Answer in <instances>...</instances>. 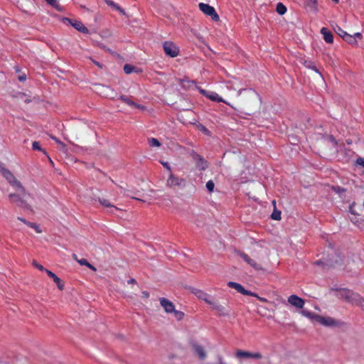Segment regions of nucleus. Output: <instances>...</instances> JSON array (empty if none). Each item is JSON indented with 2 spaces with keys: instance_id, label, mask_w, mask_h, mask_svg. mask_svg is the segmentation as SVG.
I'll list each match as a JSON object with an SVG mask.
<instances>
[{
  "instance_id": "nucleus-14",
  "label": "nucleus",
  "mask_w": 364,
  "mask_h": 364,
  "mask_svg": "<svg viewBox=\"0 0 364 364\" xmlns=\"http://www.w3.org/2000/svg\"><path fill=\"white\" fill-rule=\"evenodd\" d=\"M65 21H68L70 22V23L78 31L81 32V33H89V30L87 29V27H85L84 26V24L81 22V21H72L69 18H65Z\"/></svg>"
},
{
  "instance_id": "nucleus-13",
  "label": "nucleus",
  "mask_w": 364,
  "mask_h": 364,
  "mask_svg": "<svg viewBox=\"0 0 364 364\" xmlns=\"http://www.w3.org/2000/svg\"><path fill=\"white\" fill-rule=\"evenodd\" d=\"M288 302L290 304H291L292 306H294L298 309L303 308L304 303H305L304 300L303 299H301V297H299L298 296L294 295V294L289 296Z\"/></svg>"
},
{
  "instance_id": "nucleus-49",
  "label": "nucleus",
  "mask_w": 364,
  "mask_h": 364,
  "mask_svg": "<svg viewBox=\"0 0 364 364\" xmlns=\"http://www.w3.org/2000/svg\"><path fill=\"white\" fill-rule=\"evenodd\" d=\"M115 9L117 10L122 15L127 16V13L125 12V11L123 9H122L119 5L117 6Z\"/></svg>"
},
{
  "instance_id": "nucleus-9",
  "label": "nucleus",
  "mask_w": 364,
  "mask_h": 364,
  "mask_svg": "<svg viewBox=\"0 0 364 364\" xmlns=\"http://www.w3.org/2000/svg\"><path fill=\"white\" fill-rule=\"evenodd\" d=\"M208 305H210L219 316H228L229 314L230 311L228 309L226 306L221 305L214 298L211 299L210 303H209Z\"/></svg>"
},
{
  "instance_id": "nucleus-57",
  "label": "nucleus",
  "mask_w": 364,
  "mask_h": 364,
  "mask_svg": "<svg viewBox=\"0 0 364 364\" xmlns=\"http://www.w3.org/2000/svg\"><path fill=\"white\" fill-rule=\"evenodd\" d=\"M358 163L364 167V159H361V158L358 159Z\"/></svg>"
},
{
  "instance_id": "nucleus-28",
  "label": "nucleus",
  "mask_w": 364,
  "mask_h": 364,
  "mask_svg": "<svg viewBox=\"0 0 364 364\" xmlns=\"http://www.w3.org/2000/svg\"><path fill=\"white\" fill-rule=\"evenodd\" d=\"M304 65L308 68H311L313 70H314L316 73H318L321 76V73L319 72V70L316 68V67L314 65V63L311 61H306L305 60L304 63Z\"/></svg>"
},
{
  "instance_id": "nucleus-64",
  "label": "nucleus",
  "mask_w": 364,
  "mask_h": 364,
  "mask_svg": "<svg viewBox=\"0 0 364 364\" xmlns=\"http://www.w3.org/2000/svg\"><path fill=\"white\" fill-rule=\"evenodd\" d=\"M15 70H16V73H19L20 72V69L18 67H16Z\"/></svg>"
},
{
  "instance_id": "nucleus-34",
  "label": "nucleus",
  "mask_w": 364,
  "mask_h": 364,
  "mask_svg": "<svg viewBox=\"0 0 364 364\" xmlns=\"http://www.w3.org/2000/svg\"><path fill=\"white\" fill-rule=\"evenodd\" d=\"M271 218L275 220H280L281 219V211L274 210V212L271 215Z\"/></svg>"
},
{
  "instance_id": "nucleus-8",
  "label": "nucleus",
  "mask_w": 364,
  "mask_h": 364,
  "mask_svg": "<svg viewBox=\"0 0 364 364\" xmlns=\"http://www.w3.org/2000/svg\"><path fill=\"white\" fill-rule=\"evenodd\" d=\"M163 48L165 53L171 58H175L179 53V48L171 41L164 42Z\"/></svg>"
},
{
  "instance_id": "nucleus-18",
  "label": "nucleus",
  "mask_w": 364,
  "mask_h": 364,
  "mask_svg": "<svg viewBox=\"0 0 364 364\" xmlns=\"http://www.w3.org/2000/svg\"><path fill=\"white\" fill-rule=\"evenodd\" d=\"M46 274L49 277L53 279L60 290H63L64 289V282L55 274L50 270H46Z\"/></svg>"
},
{
  "instance_id": "nucleus-50",
  "label": "nucleus",
  "mask_w": 364,
  "mask_h": 364,
  "mask_svg": "<svg viewBox=\"0 0 364 364\" xmlns=\"http://www.w3.org/2000/svg\"><path fill=\"white\" fill-rule=\"evenodd\" d=\"M18 79L21 82L25 81L26 80V75L25 73H23L22 75H20L18 77Z\"/></svg>"
},
{
  "instance_id": "nucleus-19",
  "label": "nucleus",
  "mask_w": 364,
  "mask_h": 364,
  "mask_svg": "<svg viewBox=\"0 0 364 364\" xmlns=\"http://www.w3.org/2000/svg\"><path fill=\"white\" fill-rule=\"evenodd\" d=\"M228 286L230 288L235 289L237 292H239L243 295H246V294H249L248 290H246L240 284H238L237 282H229L228 283Z\"/></svg>"
},
{
  "instance_id": "nucleus-39",
  "label": "nucleus",
  "mask_w": 364,
  "mask_h": 364,
  "mask_svg": "<svg viewBox=\"0 0 364 364\" xmlns=\"http://www.w3.org/2000/svg\"><path fill=\"white\" fill-rule=\"evenodd\" d=\"M73 257H74V258L77 260V262L80 264H81V265L87 266V265L88 264V261H87L86 259L82 258V259H77V257H76V255H73Z\"/></svg>"
},
{
  "instance_id": "nucleus-26",
  "label": "nucleus",
  "mask_w": 364,
  "mask_h": 364,
  "mask_svg": "<svg viewBox=\"0 0 364 364\" xmlns=\"http://www.w3.org/2000/svg\"><path fill=\"white\" fill-rule=\"evenodd\" d=\"M276 11L279 15H284L287 12V8L282 3H278Z\"/></svg>"
},
{
  "instance_id": "nucleus-35",
  "label": "nucleus",
  "mask_w": 364,
  "mask_h": 364,
  "mask_svg": "<svg viewBox=\"0 0 364 364\" xmlns=\"http://www.w3.org/2000/svg\"><path fill=\"white\" fill-rule=\"evenodd\" d=\"M120 98L122 101H124V102H126L127 104H128L129 105H132V106L136 105V103L134 102H133L132 100H131L129 98H128L126 96L122 95V96H121Z\"/></svg>"
},
{
  "instance_id": "nucleus-62",
  "label": "nucleus",
  "mask_w": 364,
  "mask_h": 364,
  "mask_svg": "<svg viewBox=\"0 0 364 364\" xmlns=\"http://www.w3.org/2000/svg\"><path fill=\"white\" fill-rule=\"evenodd\" d=\"M351 221H352L353 223H355H355H358V220H356V219H354V220H353V219H352V220H351Z\"/></svg>"
},
{
  "instance_id": "nucleus-23",
  "label": "nucleus",
  "mask_w": 364,
  "mask_h": 364,
  "mask_svg": "<svg viewBox=\"0 0 364 364\" xmlns=\"http://www.w3.org/2000/svg\"><path fill=\"white\" fill-rule=\"evenodd\" d=\"M112 89L109 86L101 85V93L106 97H112Z\"/></svg>"
},
{
  "instance_id": "nucleus-61",
  "label": "nucleus",
  "mask_w": 364,
  "mask_h": 364,
  "mask_svg": "<svg viewBox=\"0 0 364 364\" xmlns=\"http://www.w3.org/2000/svg\"><path fill=\"white\" fill-rule=\"evenodd\" d=\"M315 264L320 265L321 264H323V262L321 260H317L316 262H315Z\"/></svg>"
},
{
  "instance_id": "nucleus-42",
  "label": "nucleus",
  "mask_w": 364,
  "mask_h": 364,
  "mask_svg": "<svg viewBox=\"0 0 364 364\" xmlns=\"http://www.w3.org/2000/svg\"><path fill=\"white\" fill-rule=\"evenodd\" d=\"M198 127V129L200 130H201L203 132H204L205 134L210 135L209 130L207 128H205L203 125L199 124Z\"/></svg>"
},
{
  "instance_id": "nucleus-4",
  "label": "nucleus",
  "mask_w": 364,
  "mask_h": 364,
  "mask_svg": "<svg viewBox=\"0 0 364 364\" xmlns=\"http://www.w3.org/2000/svg\"><path fill=\"white\" fill-rule=\"evenodd\" d=\"M198 7L204 14L209 16L213 21L218 22L220 21V17L213 6L207 4L200 3Z\"/></svg>"
},
{
  "instance_id": "nucleus-5",
  "label": "nucleus",
  "mask_w": 364,
  "mask_h": 364,
  "mask_svg": "<svg viewBox=\"0 0 364 364\" xmlns=\"http://www.w3.org/2000/svg\"><path fill=\"white\" fill-rule=\"evenodd\" d=\"M315 319L317 322L321 323L324 326L328 327H334V326H341L342 325V322L330 316H322L319 315H316Z\"/></svg>"
},
{
  "instance_id": "nucleus-33",
  "label": "nucleus",
  "mask_w": 364,
  "mask_h": 364,
  "mask_svg": "<svg viewBox=\"0 0 364 364\" xmlns=\"http://www.w3.org/2000/svg\"><path fill=\"white\" fill-rule=\"evenodd\" d=\"M335 31L336 33L339 35L343 39L345 38V36H346V34L348 33H346L345 31H343L340 26H337L336 28H335Z\"/></svg>"
},
{
  "instance_id": "nucleus-31",
  "label": "nucleus",
  "mask_w": 364,
  "mask_h": 364,
  "mask_svg": "<svg viewBox=\"0 0 364 364\" xmlns=\"http://www.w3.org/2000/svg\"><path fill=\"white\" fill-rule=\"evenodd\" d=\"M172 313H173L174 317L178 321L182 320L184 317V313L181 311H177V310L174 309V311H173Z\"/></svg>"
},
{
  "instance_id": "nucleus-63",
  "label": "nucleus",
  "mask_w": 364,
  "mask_h": 364,
  "mask_svg": "<svg viewBox=\"0 0 364 364\" xmlns=\"http://www.w3.org/2000/svg\"><path fill=\"white\" fill-rule=\"evenodd\" d=\"M181 118H178V119L182 122L183 123H184L183 122V115H181Z\"/></svg>"
},
{
  "instance_id": "nucleus-20",
  "label": "nucleus",
  "mask_w": 364,
  "mask_h": 364,
  "mask_svg": "<svg viewBox=\"0 0 364 364\" xmlns=\"http://www.w3.org/2000/svg\"><path fill=\"white\" fill-rule=\"evenodd\" d=\"M321 34L323 36L324 41L328 43H332L333 42V36L332 33L328 31L326 28H322L321 30Z\"/></svg>"
},
{
  "instance_id": "nucleus-43",
  "label": "nucleus",
  "mask_w": 364,
  "mask_h": 364,
  "mask_svg": "<svg viewBox=\"0 0 364 364\" xmlns=\"http://www.w3.org/2000/svg\"><path fill=\"white\" fill-rule=\"evenodd\" d=\"M105 1V3L109 5V6L112 7L113 9H116L117 6H118L117 4H115L113 1L112 0H104Z\"/></svg>"
},
{
  "instance_id": "nucleus-48",
  "label": "nucleus",
  "mask_w": 364,
  "mask_h": 364,
  "mask_svg": "<svg viewBox=\"0 0 364 364\" xmlns=\"http://www.w3.org/2000/svg\"><path fill=\"white\" fill-rule=\"evenodd\" d=\"M178 82L183 86L185 87V82H187L188 83H194V81H186L185 80L178 79Z\"/></svg>"
},
{
  "instance_id": "nucleus-27",
  "label": "nucleus",
  "mask_w": 364,
  "mask_h": 364,
  "mask_svg": "<svg viewBox=\"0 0 364 364\" xmlns=\"http://www.w3.org/2000/svg\"><path fill=\"white\" fill-rule=\"evenodd\" d=\"M122 190L123 191V193L128 196V197H130L132 199H134V200H140V201H144V200H142L141 198H139V197H136V196H133V193L132 191H129V190H126L124 188H123L122 187H121Z\"/></svg>"
},
{
  "instance_id": "nucleus-21",
  "label": "nucleus",
  "mask_w": 364,
  "mask_h": 364,
  "mask_svg": "<svg viewBox=\"0 0 364 364\" xmlns=\"http://www.w3.org/2000/svg\"><path fill=\"white\" fill-rule=\"evenodd\" d=\"M195 294L197 296L198 299L204 301L208 304L210 303V301L213 299V297L210 295L200 290H198L196 292H195Z\"/></svg>"
},
{
  "instance_id": "nucleus-54",
  "label": "nucleus",
  "mask_w": 364,
  "mask_h": 364,
  "mask_svg": "<svg viewBox=\"0 0 364 364\" xmlns=\"http://www.w3.org/2000/svg\"><path fill=\"white\" fill-rule=\"evenodd\" d=\"M86 267H87L88 268H90L91 270H92L94 272L97 271L96 267H95L92 264H90L89 262H88V264Z\"/></svg>"
},
{
  "instance_id": "nucleus-15",
  "label": "nucleus",
  "mask_w": 364,
  "mask_h": 364,
  "mask_svg": "<svg viewBox=\"0 0 364 364\" xmlns=\"http://www.w3.org/2000/svg\"><path fill=\"white\" fill-rule=\"evenodd\" d=\"M159 301L161 306L164 308L166 313H172L174 311L175 306L173 302L166 298H160Z\"/></svg>"
},
{
  "instance_id": "nucleus-2",
  "label": "nucleus",
  "mask_w": 364,
  "mask_h": 364,
  "mask_svg": "<svg viewBox=\"0 0 364 364\" xmlns=\"http://www.w3.org/2000/svg\"><path fill=\"white\" fill-rule=\"evenodd\" d=\"M336 291H338L339 297L347 302L358 306H362L364 303V299L359 294L355 293L352 290L348 289H336Z\"/></svg>"
},
{
  "instance_id": "nucleus-59",
  "label": "nucleus",
  "mask_w": 364,
  "mask_h": 364,
  "mask_svg": "<svg viewBox=\"0 0 364 364\" xmlns=\"http://www.w3.org/2000/svg\"><path fill=\"white\" fill-rule=\"evenodd\" d=\"M100 47L110 52V50L109 48H106V47L104 45H100Z\"/></svg>"
},
{
  "instance_id": "nucleus-45",
  "label": "nucleus",
  "mask_w": 364,
  "mask_h": 364,
  "mask_svg": "<svg viewBox=\"0 0 364 364\" xmlns=\"http://www.w3.org/2000/svg\"><path fill=\"white\" fill-rule=\"evenodd\" d=\"M51 139H53L56 143H58L59 145H60V146L62 148H65V144L60 141L57 137L55 136H51Z\"/></svg>"
},
{
  "instance_id": "nucleus-17",
  "label": "nucleus",
  "mask_w": 364,
  "mask_h": 364,
  "mask_svg": "<svg viewBox=\"0 0 364 364\" xmlns=\"http://www.w3.org/2000/svg\"><path fill=\"white\" fill-rule=\"evenodd\" d=\"M192 347L194 350V353L198 356V358L200 360L205 359L207 355L203 346L196 343H193L192 345Z\"/></svg>"
},
{
  "instance_id": "nucleus-53",
  "label": "nucleus",
  "mask_w": 364,
  "mask_h": 364,
  "mask_svg": "<svg viewBox=\"0 0 364 364\" xmlns=\"http://www.w3.org/2000/svg\"><path fill=\"white\" fill-rule=\"evenodd\" d=\"M141 294H142V297L143 298L147 299V298L149 297V293L148 291H142Z\"/></svg>"
},
{
  "instance_id": "nucleus-56",
  "label": "nucleus",
  "mask_w": 364,
  "mask_h": 364,
  "mask_svg": "<svg viewBox=\"0 0 364 364\" xmlns=\"http://www.w3.org/2000/svg\"><path fill=\"white\" fill-rule=\"evenodd\" d=\"M17 219L21 222H23L24 224H26L27 225V223H29L28 221L26 220L25 219H23V218H21V217H18Z\"/></svg>"
},
{
  "instance_id": "nucleus-55",
  "label": "nucleus",
  "mask_w": 364,
  "mask_h": 364,
  "mask_svg": "<svg viewBox=\"0 0 364 364\" xmlns=\"http://www.w3.org/2000/svg\"><path fill=\"white\" fill-rule=\"evenodd\" d=\"M257 299L261 302H267L268 300L264 297L257 296Z\"/></svg>"
},
{
  "instance_id": "nucleus-41",
  "label": "nucleus",
  "mask_w": 364,
  "mask_h": 364,
  "mask_svg": "<svg viewBox=\"0 0 364 364\" xmlns=\"http://www.w3.org/2000/svg\"><path fill=\"white\" fill-rule=\"evenodd\" d=\"M134 107L138 109L139 112H149V110L146 109V107L141 105H134Z\"/></svg>"
},
{
  "instance_id": "nucleus-7",
  "label": "nucleus",
  "mask_w": 364,
  "mask_h": 364,
  "mask_svg": "<svg viewBox=\"0 0 364 364\" xmlns=\"http://www.w3.org/2000/svg\"><path fill=\"white\" fill-rule=\"evenodd\" d=\"M235 357L237 359H260L262 358V355L259 352H249L237 349L235 353Z\"/></svg>"
},
{
  "instance_id": "nucleus-3",
  "label": "nucleus",
  "mask_w": 364,
  "mask_h": 364,
  "mask_svg": "<svg viewBox=\"0 0 364 364\" xmlns=\"http://www.w3.org/2000/svg\"><path fill=\"white\" fill-rule=\"evenodd\" d=\"M238 95L244 103L249 104L252 102H262L258 93L251 88L240 89L238 91Z\"/></svg>"
},
{
  "instance_id": "nucleus-60",
  "label": "nucleus",
  "mask_w": 364,
  "mask_h": 364,
  "mask_svg": "<svg viewBox=\"0 0 364 364\" xmlns=\"http://www.w3.org/2000/svg\"><path fill=\"white\" fill-rule=\"evenodd\" d=\"M350 213L351 214H354V215L355 214L352 206H350Z\"/></svg>"
},
{
  "instance_id": "nucleus-1",
  "label": "nucleus",
  "mask_w": 364,
  "mask_h": 364,
  "mask_svg": "<svg viewBox=\"0 0 364 364\" xmlns=\"http://www.w3.org/2000/svg\"><path fill=\"white\" fill-rule=\"evenodd\" d=\"M0 173L7 182L16 191L15 193H10L9 198L11 203L16 204V205L31 210V206H37L38 203L35 201V198L31 197V194L26 192L22 183L14 176V175L4 164L0 163Z\"/></svg>"
},
{
  "instance_id": "nucleus-11",
  "label": "nucleus",
  "mask_w": 364,
  "mask_h": 364,
  "mask_svg": "<svg viewBox=\"0 0 364 364\" xmlns=\"http://www.w3.org/2000/svg\"><path fill=\"white\" fill-rule=\"evenodd\" d=\"M238 255L244 259L248 264H250L255 269L259 271L263 269L262 265L257 263L255 259H252L248 255L243 252L239 251L237 252Z\"/></svg>"
},
{
  "instance_id": "nucleus-24",
  "label": "nucleus",
  "mask_w": 364,
  "mask_h": 364,
  "mask_svg": "<svg viewBox=\"0 0 364 364\" xmlns=\"http://www.w3.org/2000/svg\"><path fill=\"white\" fill-rule=\"evenodd\" d=\"M100 203L107 208H113L115 210H118V208L111 204L107 199L99 198Z\"/></svg>"
},
{
  "instance_id": "nucleus-22",
  "label": "nucleus",
  "mask_w": 364,
  "mask_h": 364,
  "mask_svg": "<svg viewBox=\"0 0 364 364\" xmlns=\"http://www.w3.org/2000/svg\"><path fill=\"white\" fill-rule=\"evenodd\" d=\"M124 71L127 75L131 74L132 73H140L142 72L141 69L130 64H125L124 65Z\"/></svg>"
},
{
  "instance_id": "nucleus-16",
  "label": "nucleus",
  "mask_w": 364,
  "mask_h": 364,
  "mask_svg": "<svg viewBox=\"0 0 364 364\" xmlns=\"http://www.w3.org/2000/svg\"><path fill=\"white\" fill-rule=\"evenodd\" d=\"M208 98L210 99V100L212 101H214V102H223L225 103H226L227 105L231 106V107L235 110V111H239V109H238V106L237 105H230L229 103L226 102L225 100H223L222 97H220L216 92H211L208 95Z\"/></svg>"
},
{
  "instance_id": "nucleus-6",
  "label": "nucleus",
  "mask_w": 364,
  "mask_h": 364,
  "mask_svg": "<svg viewBox=\"0 0 364 364\" xmlns=\"http://www.w3.org/2000/svg\"><path fill=\"white\" fill-rule=\"evenodd\" d=\"M190 156L196 163V166L200 171H204L208 168L207 161L194 150H191L189 153Z\"/></svg>"
},
{
  "instance_id": "nucleus-29",
  "label": "nucleus",
  "mask_w": 364,
  "mask_h": 364,
  "mask_svg": "<svg viewBox=\"0 0 364 364\" xmlns=\"http://www.w3.org/2000/svg\"><path fill=\"white\" fill-rule=\"evenodd\" d=\"M148 142L150 146L159 147L161 145L159 141L155 138L149 139Z\"/></svg>"
},
{
  "instance_id": "nucleus-51",
  "label": "nucleus",
  "mask_w": 364,
  "mask_h": 364,
  "mask_svg": "<svg viewBox=\"0 0 364 364\" xmlns=\"http://www.w3.org/2000/svg\"><path fill=\"white\" fill-rule=\"evenodd\" d=\"M363 37L362 34L359 32L358 33H355L354 35H353V38L356 40V38H359V39H361Z\"/></svg>"
},
{
  "instance_id": "nucleus-52",
  "label": "nucleus",
  "mask_w": 364,
  "mask_h": 364,
  "mask_svg": "<svg viewBox=\"0 0 364 364\" xmlns=\"http://www.w3.org/2000/svg\"><path fill=\"white\" fill-rule=\"evenodd\" d=\"M248 293L249 294H246L245 296H251L256 297L257 299V296H259L257 294L252 292L250 291H248Z\"/></svg>"
},
{
  "instance_id": "nucleus-44",
  "label": "nucleus",
  "mask_w": 364,
  "mask_h": 364,
  "mask_svg": "<svg viewBox=\"0 0 364 364\" xmlns=\"http://www.w3.org/2000/svg\"><path fill=\"white\" fill-rule=\"evenodd\" d=\"M198 90L203 96H205L208 98V95L212 92V91H208L205 90H203L200 87H198Z\"/></svg>"
},
{
  "instance_id": "nucleus-47",
  "label": "nucleus",
  "mask_w": 364,
  "mask_h": 364,
  "mask_svg": "<svg viewBox=\"0 0 364 364\" xmlns=\"http://www.w3.org/2000/svg\"><path fill=\"white\" fill-rule=\"evenodd\" d=\"M161 164L169 171V173H171V168L168 162H161Z\"/></svg>"
},
{
  "instance_id": "nucleus-25",
  "label": "nucleus",
  "mask_w": 364,
  "mask_h": 364,
  "mask_svg": "<svg viewBox=\"0 0 364 364\" xmlns=\"http://www.w3.org/2000/svg\"><path fill=\"white\" fill-rule=\"evenodd\" d=\"M343 40L350 45L356 46L358 44L357 41L353 38V36L348 33L346 34Z\"/></svg>"
},
{
  "instance_id": "nucleus-37",
  "label": "nucleus",
  "mask_w": 364,
  "mask_h": 364,
  "mask_svg": "<svg viewBox=\"0 0 364 364\" xmlns=\"http://www.w3.org/2000/svg\"><path fill=\"white\" fill-rule=\"evenodd\" d=\"M205 186L209 192H212L214 189L215 183L213 181L210 180L206 183Z\"/></svg>"
},
{
  "instance_id": "nucleus-38",
  "label": "nucleus",
  "mask_w": 364,
  "mask_h": 364,
  "mask_svg": "<svg viewBox=\"0 0 364 364\" xmlns=\"http://www.w3.org/2000/svg\"><path fill=\"white\" fill-rule=\"evenodd\" d=\"M332 189L334 192H336V193H338V194H341L344 192H346V189L341 187V186H332Z\"/></svg>"
},
{
  "instance_id": "nucleus-46",
  "label": "nucleus",
  "mask_w": 364,
  "mask_h": 364,
  "mask_svg": "<svg viewBox=\"0 0 364 364\" xmlns=\"http://www.w3.org/2000/svg\"><path fill=\"white\" fill-rule=\"evenodd\" d=\"M90 60L95 65H97L99 68L100 69H102L103 68V65L99 63L98 61H96L95 60L92 58H90Z\"/></svg>"
},
{
  "instance_id": "nucleus-10",
  "label": "nucleus",
  "mask_w": 364,
  "mask_h": 364,
  "mask_svg": "<svg viewBox=\"0 0 364 364\" xmlns=\"http://www.w3.org/2000/svg\"><path fill=\"white\" fill-rule=\"evenodd\" d=\"M184 179L180 178L179 177L173 174V173H170L169 176L166 181V186L170 188H176V187H180L182 184L184 183Z\"/></svg>"
},
{
  "instance_id": "nucleus-40",
  "label": "nucleus",
  "mask_w": 364,
  "mask_h": 364,
  "mask_svg": "<svg viewBox=\"0 0 364 364\" xmlns=\"http://www.w3.org/2000/svg\"><path fill=\"white\" fill-rule=\"evenodd\" d=\"M32 148L34 150L42 151L44 152V151L40 146V144L38 141H33L32 144Z\"/></svg>"
},
{
  "instance_id": "nucleus-32",
  "label": "nucleus",
  "mask_w": 364,
  "mask_h": 364,
  "mask_svg": "<svg viewBox=\"0 0 364 364\" xmlns=\"http://www.w3.org/2000/svg\"><path fill=\"white\" fill-rule=\"evenodd\" d=\"M27 225L36 230L37 233H41L42 230H41L39 225L35 223H28Z\"/></svg>"
},
{
  "instance_id": "nucleus-36",
  "label": "nucleus",
  "mask_w": 364,
  "mask_h": 364,
  "mask_svg": "<svg viewBox=\"0 0 364 364\" xmlns=\"http://www.w3.org/2000/svg\"><path fill=\"white\" fill-rule=\"evenodd\" d=\"M33 265L37 268L38 269H39L40 271H42V272H46V270H48L47 269H46L43 265H41V264H38L36 260H33Z\"/></svg>"
},
{
  "instance_id": "nucleus-12",
  "label": "nucleus",
  "mask_w": 364,
  "mask_h": 364,
  "mask_svg": "<svg viewBox=\"0 0 364 364\" xmlns=\"http://www.w3.org/2000/svg\"><path fill=\"white\" fill-rule=\"evenodd\" d=\"M304 8L310 13L317 14L318 12V0H304Z\"/></svg>"
},
{
  "instance_id": "nucleus-30",
  "label": "nucleus",
  "mask_w": 364,
  "mask_h": 364,
  "mask_svg": "<svg viewBox=\"0 0 364 364\" xmlns=\"http://www.w3.org/2000/svg\"><path fill=\"white\" fill-rule=\"evenodd\" d=\"M48 4L54 7L58 11H60V6L58 4L57 0H45Z\"/></svg>"
},
{
  "instance_id": "nucleus-58",
  "label": "nucleus",
  "mask_w": 364,
  "mask_h": 364,
  "mask_svg": "<svg viewBox=\"0 0 364 364\" xmlns=\"http://www.w3.org/2000/svg\"><path fill=\"white\" fill-rule=\"evenodd\" d=\"M129 284H134L136 283V280L134 279H131L128 281Z\"/></svg>"
}]
</instances>
